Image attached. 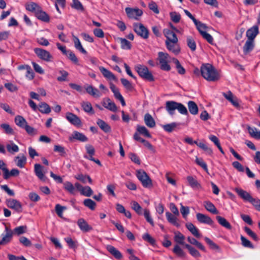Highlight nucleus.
<instances>
[{"mask_svg": "<svg viewBox=\"0 0 260 260\" xmlns=\"http://www.w3.org/2000/svg\"><path fill=\"white\" fill-rule=\"evenodd\" d=\"M72 138L81 142H86L88 140V139L85 135L77 131L74 132Z\"/></svg>", "mask_w": 260, "mask_h": 260, "instance_id": "obj_46", "label": "nucleus"}, {"mask_svg": "<svg viewBox=\"0 0 260 260\" xmlns=\"http://www.w3.org/2000/svg\"><path fill=\"white\" fill-rule=\"evenodd\" d=\"M73 41L74 43L75 47L80 51L81 53L86 54L87 53V51L85 49L82 47V45L78 39V38L76 36H75L73 35Z\"/></svg>", "mask_w": 260, "mask_h": 260, "instance_id": "obj_37", "label": "nucleus"}, {"mask_svg": "<svg viewBox=\"0 0 260 260\" xmlns=\"http://www.w3.org/2000/svg\"><path fill=\"white\" fill-rule=\"evenodd\" d=\"M7 205L8 207L14 209L17 212H21L22 211V205L21 203L15 199L7 200Z\"/></svg>", "mask_w": 260, "mask_h": 260, "instance_id": "obj_12", "label": "nucleus"}, {"mask_svg": "<svg viewBox=\"0 0 260 260\" xmlns=\"http://www.w3.org/2000/svg\"><path fill=\"white\" fill-rule=\"evenodd\" d=\"M81 105L83 110L86 113L91 115L93 114L94 113V111L90 102H83L81 103Z\"/></svg>", "mask_w": 260, "mask_h": 260, "instance_id": "obj_34", "label": "nucleus"}, {"mask_svg": "<svg viewBox=\"0 0 260 260\" xmlns=\"http://www.w3.org/2000/svg\"><path fill=\"white\" fill-rule=\"evenodd\" d=\"M19 174V171L17 169H13L9 172V170L5 169V173L4 174V178L5 179H8L11 176H17Z\"/></svg>", "mask_w": 260, "mask_h": 260, "instance_id": "obj_42", "label": "nucleus"}, {"mask_svg": "<svg viewBox=\"0 0 260 260\" xmlns=\"http://www.w3.org/2000/svg\"><path fill=\"white\" fill-rule=\"evenodd\" d=\"M194 23L196 26L197 29L200 32L201 35L203 34V32H206V30L207 28L206 24L202 23L201 21H199L197 20H196V22L195 21L194 22Z\"/></svg>", "mask_w": 260, "mask_h": 260, "instance_id": "obj_54", "label": "nucleus"}, {"mask_svg": "<svg viewBox=\"0 0 260 260\" xmlns=\"http://www.w3.org/2000/svg\"><path fill=\"white\" fill-rule=\"evenodd\" d=\"M106 249L116 258L120 259L122 257L121 252L114 246L111 245H108L106 246Z\"/></svg>", "mask_w": 260, "mask_h": 260, "instance_id": "obj_30", "label": "nucleus"}, {"mask_svg": "<svg viewBox=\"0 0 260 260\" xmlns=\"http://www.w3.org/2000/svg\"><path fill=\"white\" fill-rule=\"evenodd\" d=\"M134 30L140 37L144 39H147L149 37V32L148 29L141 23H135L133 24Z\"/></svg>", "mask_w": 260, "mask_h": 260, "instance_id": "obj_6", "label": "nucleus"}, {"mask_svg": "<svg viewBox=\"0 0 260 260\" xmlns=\"http://www.w3.org/2000/svg\"><path fill=\"white\" fill-rule=\"evenodd\" d=\"M66 55L73 63L76 64L78 63V59L72 51L70 50H68Z\"/></svg>", "mask_w": 260, "mask_h": 260, "instance_id": "obj_64", "label": "nucleus"}, {"mask_svg": "<svg viewBox=\"0 0 260 260\" xmlns=\"http://www.w3.org/2000/svg\"><path fill=\"white\" fill-rule=\"evenodd\" d=\"M110 88L113 92L115 98L120 102L122 106H125V102L124 99L120 93L118 88L112 83H110Z\"/></svg>", "mask_w": 260, "mask_h": 260, "instance_id": "obj_13", "label": "nucleus"}, {"mask_svg": "<svg viewBox=\"0 0 260 260\" xmlns=\"http://www.w3.org/2000/svg\"><path fill=\"white\" fill-rule=\"evenodd\" d=\"M163 33L167 38L165 44L168 50L176 55L178 54L180 51V48L178 44V39L176 35L168 28L164 29Z\"/></svg>", "mask_w": 260, "mask_h": 260, "instance_id": "obj_1", "label": "nucleus"}, {"mask_svg": "<svg viewBox=\"0 0 260 260\" xmlns=\"http://www.w3.org/2000/svg\"><path fill=\"white\" fill-rule=\"evenodd\" d=\"M77 224L80 229L83 232H88L93 230L91 226L83 218H80L77 221Z\"/></svg>", "mask_w": 260, "mask_h": 260, "instance_id": "obj_21", "label": "nucleus"}, {"mask_svg": "<svg viewBox=\"0 0 260 260\" xmlns=\"http://www.w3.org/2000/svg\"><path fill=\"white\" fill-rule=\"evenodd\" d=\"M235 191L237 192L238 196L244 201L250 202V201H251L252 198H253L247 191L241 188H235Z\"/></svg>", "mask_w": 260, "mask_h": 260, "instance_id": "obj_19", "label": "nucleus"}, {"mask_svg": "<svg viewBox=\"0 0 260 260\" xmlns=\"http://www.w3.org/2000/svg\"><path fill=\"white\" fill-rule=\"evenodd\" d=\"M187 44L188 47L192 51H194L196 49V43L194 40L190 37L187 38Z\"/></svg>", "mask_w": 260, "mask_h": 260, "instance_id": "obj_63", "label": "nucleus"}, {"mask_svg": "<svg viewBox=\"0 0 260 260\" xmlns=\"http://www.w3.org/2000/svg\"><path fill=\"white\" fill-rule=\"evenodd\" d=\"M132 209L139 215H142L143 209L139 203L136 201H132L131 203Z\"/></svg>", "mask_w": 260, "mask_h": 260, "instance_id": "obj_57", "label": "nucleus"}, {"mask_svg": "<svg viewBox=\"0 0 260 260\" xmlns=\"http://www.w3.org/2000/svg\"><path fill=\"white\" fill-rule=\"evenodd\" d=\"M110 88L113 92L115 98L120 102L122 106H125V102L124 99L120 93L118 88L112 83H110Z\"/></svg>", "mask_w": 260, "mask_h": 260, "instance_id": "obj_14", "label": "nucleus"}, {"mask_svg": "<svg viewBox=\"0 0 260 260\" xmlns=\"http://www.w3.org/2000/svg\"><path fill=\"white\" fill-rule=\"evenodd\" d=\"M255 47L254 40H247L243 47L244 54L247 55L251 52Z\"/></svg>", "mask_w": 260, "mask_h": 260, "instance_id": "obj_24", "label": "nucleus"}, {"mask_svg": "<svg viewBox=\"0 0 260 260\" xmlns=\"http://www.w3.org/2000/svg\"><path fill=\"white\" fill-rule=\"evenodd\" d=\"M136 131L140 134L146 137L149 138H151V135L149 133L148 130L144 126L137 125Z\"/></svg>", "mask_w": 260, "mask_h": 260, "instance_id": "obj_41", "label": "nucleus"}, {"mask_svg": "<svg viewBox=\"0 0 260 260\" xmlns=\"http://www.w3.org/2000/svg\"><path fill=\"white\" fill-rule=\"evenodd\" d=\"M247 130L252 137L256 139H260V131L256 128L248 126Z\"/></svg>", "mask_w": 260, "mask_h": 260, "instance_id": "obj_47", "label": "nucleus"}, {"mask_svg": "<svg viewBox=\"0 0 260 260\" xmlns=\"http://www.w3.org/2000/svg\"><path fill=\"white\" fill-rule=\"evenodd\" d=\"M169 54L167 53L163 52H159L158 53V60L160 65V69L165 71H169L171 70V67L168 63Z\"/></svg>", "mask_w": 260, "mask_h": 260, "instance_id": "obj_7", "label": "nucleus"}, {"mask_svg": "<svg viewBox=\"0 0 260 260\" xmlns=\"http://www.w3.org/2000/svg\"><path fill=\"white\" fill-rule=\"evenodd\" d=\"M186 180L189 185L193 189L200 190L202 188V185L198 180L192 176H188Z\"/></svg>", "mask_w": 260, "mask_h": 260, "instance_id": "obj_17", "label": "nucleus"}, {"mask_svg": "<svg viewBox=\"0 0 260 260\" xmlns=\"http://www.w3.org/2000/svg\"><path fill=\"white\" fill-rule=\"evenodd\" d=\"M6 234H2V239L0 241V245H5L10 242L12 238L13 232L7 226L5 228Z\"/></svg>", "mask_w": 260, "mask_h": 260, "instance_id": "obj_16", "label": "nucleus"}, {"mask_svg": "<svg viewBox=\"0 0 260 260\" xmlns=\"http://www.w3.org/2000/svg\"><path fill=\"white\" fill-rule=\"evenodd\" d=\"M258 34V27L257 25H254L247 30L246 37L248 40H254Z\"/></svg>", "mask_w": 260, "mask_h": 260, "instance_id": "obj_23", "label": "nucleus"}, {"mask_svg": "<svg viewBox=\"0 0 260 260\" xmlns=\"http://www.w3.org/2000/svg\"><path fill=\"white\" fill-rule=\"evenodd\" d=\"M165 108L168 113L172 116L175 114V110L183 115H187L188 111L184 105L180 103H178L173 101H168L166 102Z\"/></svg>", "mask_w": 260, "mask_h": 260, "instance_id": "obj_3", "label": "nucleus"}, {"mask_svg": "<svg viewBox=\"0 0 260 260\" xmlns=\"http://www.w3.org/2000/svg\"><path fill=\"white\" fill-rule=\"evenodd\" d=\"M202 77L208 81H216L220 79V76L215 68L211 64H203L201 67Z\"/></svg>", "mask_w": 260, "mask_h": 260, "instance_id": "obj_2", "label": "nucleus"}, {"mask_svg": "<svg viewBox=\"0 0 260 260\" xmlns=\"http://www.w3.org/2000/svg\"><path fill=\"white\" fill-rule=\"evenodd\" d=\"M63 188L71 194L76 193V187L70 181H66L63 183Z\"/></svg>", "mask_w": 260, "mask_h": 260, "instance_id": "obj_36", "label": "nucleus"}, {"mask_svg": "<svg viewBox=\"0 0 260 260\" xmlns=\"http://www.w3.org/2000/svg\"><path fill=\"white\" fill-rule=\"evenodd\" d=\"M204 206L205 209L209 212L212 214H217L218 213V211L214 205L210 201H205L204 203Z\"/></svg>", "mask_w": 260, "mask_h": 260, "instance_id": "obj_35", "label": "nucleus"}, {"mask_svg": "<svg viewBox=\"0 0 260 260\" xmlns=\"http://www.w3.org/2000/svg\"><path fill=\"white\" fill-rule=\"evenodd\" d=\"M216 219L218 222L223 227L228 230H231L232 229V226L231 224L224 217H222L220 216H216Z\"/></svg>", "mask_w": 260, "mask_h": 260, "instance_id": "obj_44", "label": "nucleus"}, {"mask_svg": "<svg viewBox=\"0 0 260 260\" xmlns=\"http://www.w3.org/2000/svg\"><path fill=\"white\" fill-rule=\"evenodd\" d=\"M83 204L91 210H94L95 208L96 203L90 199H85L83 201Z\"/></svg>", "mask_w": 260, "mask_h": 260, "instance_id": "obj_55", "label": "nucleus"}, {"mask_svg": "<svg viewBox=\"0 0 260 260\" xmlns=\"http://www.w3.org/2000/svg\"><path fill=\"white\" fill-rule=\"evenodd\" d=\"M103 105L105 108L112 112H116L117 110V108L115 104L112 102L109 98L106 99V102H103Z\"/></svg>", "mask_w": 260, "mask_h": 260, "instance_id": "obj_31", "label": "nucleus"}, {"mask_svg": "<svg viewBox=\"0 0 260 260\" xmlns=\"http://www.w3.org/2000/svg\"><path fill=\"white\" fill-rule=\"evenodd\" d=\"M174 240L175 241L181 245L185 246L184 240L185 236L181 234L180 232H176L174 233Z\"/></svg>", "mask_w": 260, "mask_h": 260, "instance_id": "obj_45", "label": "nucleus"}, {"mask_svg": "<svg viewBox=\"0 0 260 260\" xmlns=\"http://www.w3.org/2000/svg\"><path fill=\"white\" fill-rule=\"evenodd\" d=\"M76 189L80 191L81 194L85 197H90L93 194V190L89 186H83L79 183H75Z\"/></svg>", "mask_w": 260, "mask_h": 260, "instance_id": "obj_9", "label": "nucleus"}, {"mask_svg": "<svg viewBox=\"0 0 260 260\" xmlns=\"http://www.w3.org/2000/svg\"><path fill=\"white\" fill-rule=\"evenodd\" d=\"M35 16L38 19L45 22H48L50 20L49 15L45 12L42 10L41 7L36 13Z\"/></svg>", "mask_w": 260, "mask_h": 260, "instance_id": "obj_26", "label": "nucleus"}, {"mask_svg": "<svg viewBox=\"0 0 260 260\" xmlns=\"http://www.w3.org/2000/svg\"><path fill=\"white\" fill-rule=\"evenodd\" d=\"M187 106L188 110L191 114L197 115L198 113V107L195 102L190 101L188 102Z\"/></svg>", "mask_w": 260, "mask_h": 260, "instance_id": "obj_40", "label": "nucleus"}, {"mask_svg": "<svg viewBox=\"0 0 260 260\" xmlns=\"http://www.w3.org/2000/svg\"><path fill=\"white\" fill-rule=\"evenodd\" d=\"M235 191L237 192L238 196L244 201L250 202V201H251L252 198H253L247 191L241 188H235Z\"/></svg>", "mask_w": 260, "mask_h": 260, "instance_id": "obj_18", "label": "nucleus"}, {"mask_svg": "<svg viewBox=\"0 0 260 260\" xmlns=\"http://www.w3.org/2000/svg\"><path fill=\"white\" fill-rule=\"evenodd\" d=\"M66 118L74 125L76 126H80L81 125L82 122L79 117L72 113L67 112L66 115Z\"/></svg>", "mask_w": 260, "mask_h": 260, "instance_id": "obj_11", "label": "nucleus"}, {"mask_svg": "<svg viewBox=\"0 0 260 260\" xmlns=\"http://www.w3.org/2000/svg\"><path fill=\"white\" fill-rule=\"evenodd\" d=\"M144 120L145 124L150 128H153L155 126L156 123L152 117V116L149 113H146L144 115Z\"/></svg>", "mask_w": 260, "mask_h": 260, "instance_id": "obj_27", "label": "nucleus"}, {"mask_svg": "<svg viewBox=\"0 0 260 260\" xmlns=\"http://www.w3.org/2000/svg\"><path fill=\"white\" fill-rule=\"evenodd\" d=\"M194 144L204 150L208 155H211L213 154L212 149L208 147L205 143L203 142H198L194 141Z\"/></svg>", "mask_w": 260, "mask_h": 260, "instance_id": "obj_49", "label": "nucleus"}, {"mask_svg": "<svg viewBox=\"0 0 260 260\" xmlns=\"http://www.w3.org/2000/svg\"><path fill=\"white\" fill-rule=\"evenodd\" d=\"M40 8L41 7L39 5L32 2L27 3L25 5L26 9L28 11L34 13L35 14H36Z\"/></svg>", "mask_w": 260, "mask_h": 260, "instance_id": "obj_33", "label": "nucleus"}, {"mask_svg": "<svg viewBox=\"0 0 260 260\" xmlns=\"http://www.w3.org/2000/svg\"><path fill=\"white\" fill-rule=\"evenodd\" d=\"M166 216L169 222L177 228L180 227V224L178 222V219L176 215L172 214L169 212H167L166 213Z\"/></svg>", "mask_w": 260, "mask_h": 260, "instance_id": "obj_29", "label": "nucleus"}, {"mask_svg": "<svg viewBox=\"0 0 260 260\" xmlns=\"http://www.w3.org/2000/svg\"><path fill=\"white\" fill-rule=\"evenodd\" d=\"M16 124L21 128H24L27 123L25 118L20 115H17L15 117Z\"/></svg>", "mask_w": 260, "mask_h": 260, "instance_id": "obj_43", "label": "nucleus"}, {"mask_svg": "<svg viewBox=\"0 0 260 260\" xmlns=\"http://www.w3.org/2000/svg\"><path fill=\"white\" fill-rule=\"evenodd\" d=\"M135 70L137 72L139 76L143 79L150 82L154 81V78L152 73L146 66L142 64H137L135 66Z\"/></svg>", "mask_w": 260, "mask_h": 260, "instance_id": "obj_4", "label": "nucleus"}, {"mask_svg": "<svg viewBox=\"0 0 260 260\" xmlns=\"http://www.w3.org/2000/svg\"><path fill=\"white\" fill-rule=\"evenodd\" d=\"M39 110L42 113L48 114L51 112V108L47 103L41 102L39 105Z\"/></svg>", "mask_w": 260, "mask_h": 260, "instance_id": "obj_48", "label": "nucleus"}, {"mask_svg": "<svg viewBox=\"0 0 260 260\" xmlns=\"http://www.w3.org/2000/svg\"><path fill=\"white\" fill-rule=\"evenodd\" d=\"M197 219L199 222L202 223H205L209 225H211L213 223V221L212 219L208 216L198 213L196 215Z\"/></svg>", "mask_w": 260, "mask_h": 260, "instance_id": "obj_22", "label": "nucleus"}, {"mask_svg": "<svg viewBox=\"0 0 260 260\" xmlns=\"http://www.w3.org/2000/svg\"><path fill=\"white\" fill-rule=\"evenodd\" d=\"M186 227L191 232V233L196 237H201V235L199 232V230L192 223H186Z\"/></svg>", "mask_w": 260, "mask_h": 260, "instance_id": "obj_39", "label": "nucleus"}, {"mask_svg": "<svg viewBox=\"0 0 260 260\" xmlns=\"http://www.w3.org/2000/svg\"><path fill=\"white\" fill-rule=\"evenodd\" d=\"M187 240L190 244L196 245L200 250L203 251H206V249L204 246H203L201 243L198 241L196 239L188 237L187 238Z\"/></svg>", "mask_w": 260, "mask_h": 260, "instance_id": "obj_50", "label": "nucleus"}, {"mask_svg": "<svg viewBox=\"0 0 260 260\" xmlns=\"http://www.w3.org/2000/svg\"><path fill=\"white\" fill-rule=\"evenodd\" d=\"M125 12L128 18L135 19H138V17L143 14L142 10L139 9L126 8L125 9Z\"/></svg>", "mask_w": 260, "mask_h": 260, "instance_id": "obj_10", "label": "nucleus"}, {"mask_svg": "<svg viewBox=\"0 0 260 260\" xmlns=\"http://www.w3.org/2000/svg\"><path fill=\"white\" fill-rule=\"evenodd\" d=\"M120 41L121 47L124 50H128L131 48L132 45L130 42L125 39L119 38Z\"/></svg>", "mask_w": 260, "mask_h": 260, "instance_id": "obj_58", "label": "nucleus"}, {"mask_svg": "<svg viewBox=\"0 0 260 260\" xmlns=\"http://www.w3.org/2000/svg\"><path fill=\"white\" fill-rule=\"evenodd\" d=\"M27 226L26 225H22L15 228L13 232V234L20 235L26 232Z\"/></svg>", "mask_w": 260, "mask_h": 260, "instance_id": "obj_62", "label": "nucleus"}, {"mask_svg": "<svg viewBox=\"0 0 260 260\" xmlns=\"http://www.w3.org/2000/svg\"><path fill=\"white\" fill-rule=\"evenodd\" d=\"M15 161L18 167L23 168L26 163V158L23 154H22L21 156L15 157Z\"/></svg>", "mask_w": 260, "mask_h": 260, "instance_id": "obj_38", "label": "nucleus"}, {"mask_svg": "<svg viewBox=\"0 0 260 260\" xmlns=\"http://www.w3.org/2000/svg\"><path fill=\"white\" fill-rule=\"evenodd\" d=\"M185 247L188 250L189 253L194 257H199L201 256L200 252L196 249L194 247H192L188 244H185Z\"/></svg>", "mask_w": 260, "mask_h": 260, "instance_id": "obj_53", "label": "nucleus"}, {"mask_svg": "<svg viewBox=\"0 0 260 260\" xmlns=\"http://www.w3.org/2000/svg\"><path fill=\"white\" fill-rule=\"evenodd\" d=\"M177 126V124L176 122H172L162 126L163 129L167 132H172L175 128Z\"/></svg>", "mask_w": 260, "mask_h": 260, "instance_id": "obj_60", "label": "nucleus"}, {"mask_svg": "<svg viewBox=\"0 0 260 260\" xmlns=\"http://www.w3.org/2000/svg\"><path fill=\"white\" fill-rule=\"evenodd\" d=\"M34 52L40 59L45 61H50L52 58L51 54L45 49L36 48L34 49Z\"/></svg>", "mask_w": 260, "mask_h": 260, "instance_id": "obj_8", "label": "nucleus"}, {"mask_svg": "<svg viewBox=\"0 0 260 260\" xmlns=\"http://www.w3.org/2000/svg\"><path fill=\"white\" fill-rule=\"evenodd\" d=\"M174 62L176 65L177 72L179 74L183 75L185 73V69L181 65L179 60L176 58L173 59Z\"/></svg>", "mask_w": 260, "mask_h": 260, "instance_id": "obj_59", "label": "nucleus"}, {"mask_svg": "<svg viewBox=\"0 0 260 260\" xmlns=\"http://www.w3.org/2000/svg\"><path fill=\"white\" fill-rule=\"evenodd\" d=\"M75 178L81 181L83 183H86L88 181L90 184L92 182L91 178L88 175H84L82 174H78L75 176Z\"/></svg>", "mask_w": 260, "mask_h": 260, "instance_id": "obj_51", "label": "nucleus"}, {"mask_svg": "<svg viewBox=\"0 0 260 260\" xmlns=\"http://www.w3.org/2000/svg\"><path fill=\"white\" fill-rule=\"evenodd\" d=\"M0 127L4 131V133L7 135H13L14 134L13 129L8 123L1 124Z\"/></svg>", "mask_w": 260, "mask_h": 260, "instance_id": "obj_52", "label": "nucleus"}, {"mask_svg": "<svg viewBox=\"0 0 260 260\" xmlns=\"http://www.w3.org/2000/svg\"><path fill=\"white\" fill-rule=\"evenodd\" d=\"M110 88L113 92L115 98L120 102L122 106H125V102L124 99L120 93L118 88L112 83H110Z\"/></svg>", "mask_w": 260, "mask_h": 260, "instance_id": "obj_15", "label": "nucleus"}, {"mask_svg": "<svg viewBox=\"0 0 260 260\" xmlns=\"http://www.w3.org/2000/svg\"><path fill=\"white\" fill-rule=\"evenodd\" d=\"M35 172L41 180L43 181L46 180V177L43 173V167L41 165L38 164L35 165Z\"/></svg>", "mask_w": 260, "mask_h": 260, "instance_id": "obj_28", "label": "nucleus"}, {"mask_svg": "<svg viewBox=\"0 0 260 260\" xmlns=\"http://www.w3.org/2000/svg\"><path fill=\"white\" fill-rule=\"evenodd\" d=\"M136 176L141 182L143 187L150 188L152 186V180L143 170L140 169L136 171Z\"/></svg>", "mask_w": 260, "mask_h": 260, "instance_id": "obj_5", "label": "nucleus"}, {"mask_svg": "<svg viewBox=\"0 0 260 260\" xmlns=\"http://www.w3.org/2000/svg\"><path fill=\"white\" fill-rule=\"evenodd\" d=\"M85 89L86 92L93 97L99 98L102 95L101 92H100L97 88L92 85L87 86Z\"/></svg>", "mask_w": 260, "mask_h": 260, "instance_id": "obj_25", "label": "nucleus"}, {"mask_svg": "<svg viewBox=\"0 0 260 260\" xmlns=\"http://www.w3.org/2000/svg\"><path fill=\"white\" fill-rule=\"evenodd\" d=\"M96 124L105 133H109L111 130V126L105 121L101 119H98L97 120Z\"/></svg>", "mask_w": 260, "mask_h": 260, "instance_id": "obj_32", "label": "nucleus"}, {"mask_svg": "<svg viewBox=\"0 0 260 260\" xmlns=\"http://www.w3.org/2000/svg\"><path fill=\"white\" fill-rule=\"evenodd\" d=\"M59 73L60 74V76H58L57 78V80L59 82L66 81L67 80V78L69 76V73L65 70H59Z\"/></svg>", "mask_w": 260, "mask_h": 260, "instance_id": "obj_61", "label": "nucleus"}, {"mask_svg": "<svg viewBox=\"0 0 260 260\" xmlns=\"http://www.w3.org/2000/svg\"><path fill=\"white\" fill-rule=\"evenodd\" d=\"M99 69L103 76L107 80L113 81H116L117 80L116 76L111 71L105 68L100 66L99 67Z\"/></svg>", "mask_w": 260, "mask_h": 260, "instance_id": "obj_20", "label": "nucleus"}, {"mask_svg": "<svg viewBox=\"0 0 260 260\" xmlns=\"http://www.w3.org/2000/svg\"><path fill=\"white\" fill-rule=\"evenodd\" d=\"M206 242L209 245L210 248L213 250H216L217 251H220V249L218 245H217L215 243H214L212 240L209 239L208 237H205L204 238Z\"/></svg>", "mask_w": 260, "mask_h": 260, "instance_id": "obj_56", "label": "nucleus"}]
</instances>
